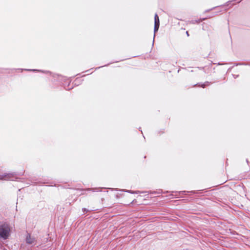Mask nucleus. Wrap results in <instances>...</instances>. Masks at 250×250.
<instances>
[{"label":"nucleus","mask_w":250,"mask_h":250,"mask_svg":"<svg viewBox=\"0 0 250 250\" xmlns=\"http://www.w3.org/2000/svg\"><path fill=\"white\" fill-rule=\"evenodd\" d=\"M35 241V239L34 237H31L30 234H28L26 238V242L28 244H32Z\"/></svg>","instance_id":"3"},{"label":"nucleus","mask_w":250,"mask_h":250,"mask_svg":"<svg viewBox=\"0 0 250 250\" xmlns=\"http://www.w3.org/2000/svg\"><path fill=\"white\" fill-rule=\"evenodd\" d=\"M30 71H36V70L33 69V70H29Z\"/></svg>","instance_id":"5"},{"label":"nucleus","mask_w":250,"mask_h":250,"mask_svg":"<svg viewBox=\"0 0 250 250\" xmlns=\"http://www.w3.org/2000/svg\"><path fill=\"white\" fill-rule=\"evenodd\" d=\"M6 176H7V175H2L0 174V179H9V177L6 178Z\"/></svg>","instance_id":"4"},{"label":"nucleus","mask_w":250,"mask_h":250,"mask_svg":"<svg viewBox=\"0 0 250 250\" xmlns=\"http://www.w3.org/2000/svg\"><path fill=\"white\" fill-rule=\"evenodd\" d=\"M155 25H154V32L158 31L159 27V19L157 14H155L154 16Z\"/></svg>","instance_id":"2"},{"label":"nucleus","mask_w":250,"mask_h":250,"mask_svg":"<svg viewBox=\"0 0 250 250\" xmlns=\"http://www.w3.org/2000/svg\"><path fill=\"white\" fill-rule=\"evenodd\" d=\"M10 229L8 225L3 224L0 226V238L6 239L9 236Z\"/></svg>","instance_id":"1"}]
</instances>
